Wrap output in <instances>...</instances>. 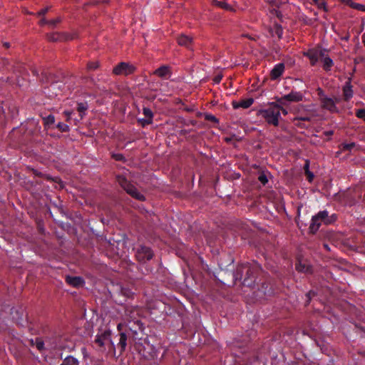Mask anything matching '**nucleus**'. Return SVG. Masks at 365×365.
<instances>
[{
	"label": "nucleus",
	"mask_w": 365,
	"mask_h": 365,
	"mask_svg": "<svg viewBox=\"0 0 365 365\" xmlns=\"http://www.w3.org/2000/svg\"><path fill=\"white\" fill-rule=\"evenodd\" d=\"M280 111H282V113L284 115H287V113H288L287 110L285 108H282V106H281V108H280Z\"/></svg>",
	"instance_id": "nucleus-48"
},
{
	"label": "nucleus",
	"mask_w": 365,
	"mask_h": 365,
	"mask_svg": "<svg viewBox=\"0 0 365 365\" xmlns=\"http://www.w3.org/2000/svg\"><path fill=\"white\" fill-rule=\"evenodd\" d=\"M120 292L123 295H124L128 298L133 297V296L134 294V293L133 292H131V290L129 288H127V287H122Z\"/></svg>",
	"instance_id": "nucleus-30"
},
{
	"label": "nucleus",
	"mask_w": 365,
	"mask_h": 365,
	"mask_svg": "<svg viewBox=\"0 0 365 365\" xmlns=\"http://www.w3.org/2000/svg\"><path fill=\"white\" fill-rule=\"evenodd\" d=\"M344 99L346 101H349L353 96L352 86L351 84V78L346 82L343 87Z\"/></svg>",
	"instance_id": "nucleus-14"
},
{
	"label": "nucleus",
	"mask_w": 365,
	"mask_h": 365,
	"mask_svg": "<svg viewBox=\"0 0 365 365\" xmlns=\"http://www.w3.org/2000/svg\"><path fill=\"white\" fill-rule=\"evenodd\" d=\"M63 113L66 115V117H67V118H68V110H65L63 111Z\"/></svg>",
	"instance_id": "nucleus-56"
},
{
	"label": "nucleus",
	"mask_w": 365,
	"mask_h": 365,
	"mask_svg": "<svg viewBox=\"0 0 365 365\" xmlns=\"http://www.w3.org/2000/svg\"><path fill=\"white\" fill-rule=\"evenodd\" d=\"M356 144L354 143H343L341 144L343 150H351L354 147H355Z\"/></svg>",
	"instance_id": "nucleus-35"
},
{
	"label": "nucleus",
	"mask_w": 365,
	"mask_h": 365,
	"mask_svg": "<svg viewBox=\"0 0 365 365\" xmlns=\"http://www.w3.org/2000/svg\"><path fill=\"white\" fill-rule=\"evenodd\" d=\"M295 269L300 272H312V267L306 260L304 259H298L295 264Z\"/></svg>",
	"instance_id": "nucleus-12"
},
{
	"label": "nucleus",
	"mask_w": 365,
	"mask_h": 365,
	"mask_svg": "<svg viewBox=\"0 0 365 365\" xmlns=\"http://www.w3.org/2000/svg\"><path fill=\"white\" fill-rule=\"evenodd\" d=\"M323 245H324V247L327 251H330V250H331V249H330L329 246L327 244L324 243Z\"/></svg>",
	"instance_id": "nucleus-53"
},
{
	"label": "nucleus",
	"mask_w": 365,
	"mask_h": 365,
	"mask_svg": "<svg viewBox=\"0 0 365 365\" xmlns=\"http://www.w3.org/2000/svg\"><path fill=\"white\" fill-rule=\"evenodd\" d=\"M253 103L254 99L252 98H249L246 99H242L239 101H232V105L235 109L240 108H248L253 104Z\"/></svg>",
	"instance_id": "nucleus-13"
},
{
	"label": "nucleus",
	"mask_w": 365,
	"mask_h": 365,
	"mask_svg": "<svg viewBox=\"0 0 365 365\" xmlns=\"http://www.w3.org/2000/svg\"><path fill=\"white\" fill-rule=\"evenodd\" d=\"M177 41L180 46L189 48L190 45L192 43V38L190 36L182 34L178 37Z\"/></svg>",
	"instance_id": "nucleus-16"
},
{
	"label": "nucleus",
	"mask_w": 365,
	"mask_h": 365,
	"mask_svg": "<svg viewBox=\"0 0 365 365\" xmlns=\"http://www.w3.org/2000/svg\"><path fill=\"white\" fill-rule=\"evenodd\" d=\"M11 315L14 321L21 326H24V318L26 317V315L24 314L22 307H13L11 309Z\"/></svg>",
	"instance_id": "nucleus-11"
},
{
	"label": "nucleus",
	"mask_w": 365,
	"mask_h": 365,
	"mask_svg": "<svg viewBox=\"0 0 365 365\" xmlns=\"http://www.w3.org/2000/svg\"><path fill=\"white\" fill-rule=\"evenodd\" d=\"M103 3H108V0H103Z\"/></svg>",
	"instance_id": "nucleus-61"
},
{
	"label": "nucleus",
	"mask_w": 365,
	"mask_h": 365,
	"mask_svg": "<svg viewBox=\"0 0 365 365\" xmlns=\"http://www.w3.org/2000/svg\"><path fill=\"white\" fill-rule=\"evenodd\" d=\"M51 76L48 75L46 72L41 73V81L43 83H48L50 81H51Z\"/></svg>",
	"instance_id": "nucleus-31"
},
{
	"label": "nucleus",
	"mask_w": 365,
	"mask_h": 365,
	"mask_svg": "<svg viewBox=\"0 0 365 365\" xmlns=\"http://www.w3.org/2000/svg\"><path fill=\"white\" fill-rule=\"evenodd\" d=\"M222 75H217L214 78L213 81L215 83H219L220 81L222 80Z\"/></svg>",
	"instance_id": "nucleus-43"
},
{
	"label": "nucleus",
	"mask_w": 365,
	"mask_h": 365,
	"mask_svg": "<svg viewBox=\"0 0 365 365\" xmlns=\"http://www.w3.org/2000/svg\"><path fill=\"white\" fill-rule=\"evenodd\" d=\"M314 295H315V292H314L309 291V292L307 294V297L308 298L307 302H309L311 300V298H312V297H314Z\"/></svg>",
	"instance_id": "nucleus-44"
},
{
	"label": "nucleus",
	"mask_w": 365,
	"mask_h": 365,
	"mask_svg": "<svg viewBox=\"0 0 365 365\" xmlns=\"http://www.w3.org/2000/svg\"><path fill=\"white\" fill-rule=\"evenodd\" d=\"M30 344L31 346H34L35 345V339H31L30 340Z\"/></svg>",
	"instance_id": "nucleus-55"
},
{
	"label": "nucleus",
	"mask_w": 365,
	"mask_h": 365,
	"mask_svg": "<svg viewBox=\"0 0 365 365\" xmlns=\"http://www.w3.org/2000/svg\"><path fill=\"white\" fill-rule=\"evenodd\" d=\"M118 346L120 347V353H123L127 346V335L123 332L120 334Z\"/></svg>",
	"instance_id": "nucleus-24"
},
{
	"label": "nucleus",
	"mask_w": 365,
	"mask_h": 365,
	"mask_svg": "<svg viewBox=\"0 0 365 365\" xmlns=\"http://www.w3.org/2000/svg\"><path fill=\"white\" fill-rule=\"evenodd\" d=\"M113 157L116 160H123L124 159V157L122 154H115L113 155Z\"/></svg>",
	"instance_id": "nucleus-42"
},
{
	"label": "nucleus",
	"mask_w": 365,
	"mask_h": 365,
	"mask_svg": "<svg viewBox=\"0 0 365 365\" xmlns=\"http://www.w3.org/2000/svg\"><path fill=\"white\" fill-rule=\"evenodd\" d=\"M85 282L81 277H70V286L76 288L83 287Z\"/></svg>",
	"instance_id": "nucleus-20"
},
{
	"label": "nucleus",
	"mask_w": 365,
	"mask_h": 365,
	"mask_svg": "<svg viewBox=\"0 0 365 365\" xmlns=\"http://www.w3.org/2000/svg\"><path fill=\"white\" fill-rule=\"evenodd\" d=\"M306 174L307 175V177H308V180L309 182H311L314 178V175L312 173H311L310 171L309 170H307L306 171Z\"/></svg>",
	"instance_id": "nucleus-45"
},
{
	"label": "nucleus",
	"mask_w": 365,
	"mask_h": 365,
	"mask_svg": "<svg viewBox=\"0 0 365 365\" xmlns=\"http://www.w3.org/2000/svg\"><path fill=\"white\" fill-rule=\"evenodd\" d=\"M54 121H55V118H54V116L52 115H49L47 117L43 118L44 124L46 126H50V125H53L54 123Z\"/></svg>",
	"instance_id": "nucleus-28"
},
{
	"label": "nucleus",
	"mask_w": 365,
	"mask_h": 365,
	"mask_svg": "<svg viewBox=\"0 0 365 365\" xmlns=\"http://www.w3.org/2000/svg\"><path fill=\"white\" fill-rule=\"evenodd\" d=\"M312 120V117L309 115L304 116H298L294 118V120H302V121H310Z\"/></svg>",
	"instance_id": "nucleus-39"
},
{
	"label": "nucleus",
	"mask_w": 365,
	"mask_h": 365,
	"mask_svg": "<svg viewBox=\"0 0 365 365\" xmlns=\"http://www.w3.org/2000/svg\"><path fill=\"white\" fill-rule=\"evenodd\" d=\"M49 7H46L40 10L38 13L36 14L37 16H44L49 10Z\"/></svg>",
	"instance_id": "nucleus-40"
},
{
	"label": "nucleus",
	"mask_w": 365,
	"mask_h": 365,
	"mask_svg": "<svg viewBox=\"0 0 365 365\" xmlns=\"http://www.w3.org/2000/svg\"><path fill=\"white\" fill-rule=\"evenodd\" d=\"M322 222H324L326 225L331 222V220L328 216V212L326 210L320 211L317 215L312 217V222L309 226V232L312 234L316 233Z\"/></svg>",
	"instance_id": "nucleus-4"
},
{
	"label": "nucleus",
	"mask_w": 365,
	"mask_h": 365,
	"mask_svg": "<svg viewBox=\"0 0 365 365\" xmlns=\"http://www.w3.org/2000/svg\"><path fill=\"white\" fill-rule=\"evenodd\" d=\"M34 174L36 176H42L43 175L37 170H34Z\"/></svg>",
	"instance_id": "nucleus-52"
},
{
	"label": "nucleus",
	"mask_w": 365,
	"mask_h": 365,
	"mask_svg": "<svg viewBox=\"0 0 365 365\" xmlns=\"http://www.w3.org/2000/svg\"><path fill=\"white\" fill-rule=\"evenodd\" d=\"M326 51L324 50V57H320L322 58V61L323 62V68L328 71H330L331 68L333 66L334 63L333 61L325 54Z\"/></svg>",
	"instance_id": "nucleus-22"
},
{
	"label": "nucleus",
	"mask_w": 365,
	"mask_h": 365,
	"mask_svg": "<svg viewBox=\"0 0 365 365\" xmlns=\"http://www.w3.org/2000/svg\"><path fill=\"white\" fill-rule=\"evenodd\" d=\"M258 180L263 185H265L268 182L267 177L264 173H261L258 177Z\"/></svg>",
	"instance_id": "nucleus-37"
},
{
	"label": "nucleus",
	"mask_w": 365,
	"mask_h": 365,
	"mask_svg": "<svg viewBox=\"0 0 365 365\" xmlns=\"http://www.w3.org/2000/svg\"><path fill=\"white\" fill-rule=\"evenodd\" d=\"M212 3L213 5L217 6V7H220L221 9H223L226 11H234L235 9L232 8V6H230V4H227L225 1H217V0H212Z\"/></svg>",
	"instance_id": "nucleus-21"
},
{
	"label": "nucleus",
	"mask_w": 365,
	"mask_h": 365,
	"mask_svg": "<svg viewBox=\"0 0 365 365\" xmlns=\"http://www.w3.org/2000/svg\"><path fill=\"white\" fill-rule=\"evenodd\" d=\"M273 291L269 284L263 282L256 291L254 292L257 300L265 299L267 297L272 295Z\"/></svg>",
	"instance_id": "nucleus-7"
},
{
	"label": "nucleus",
	"mask_w": 365,
	"mask_h": 365,
	"mask_svg": "<svg viewBox=\"0 0 365 365\" xmlns=\"http://www.w3.org/2000/svg\"><path fill=\"white\" fill-rule=\"evenodd\" d=\"M205 119L208 121L213 122L215 123H218V122H219V120L215 115H213L212 114H208V113L205 114Z\"/></svg>",
	"instance_id": "nucleus-33"
},
{
	"label": "nucleus",
	"mask_w": 365,
	"mask_h": 365,
	"mask_svg": "<svg viewBox=\"0 0 365 365\" xmlns=\"http://www.w3.org/2000/svg\"><path fill=\"white\" fill-rule=\"evenodd\" d=\"M308 168H309V164L308 163H306L305 166H304V168H305V170H308Z\"/></svg>",
	"instance_id": "nucleus-58"
},
{
	"label": "nucleus",
	"mask_w": 365,
	"mask_h": 365,
	"mask_svg": "<svg viewBox=\"0 0 365 365\" xmlns=\"http://www.w3.org/2000/svg\"><path fill=\"white\" fill-rule=\"evenodd\" d=\"M362 40H363V43L365 46V34L362 36Z\"/></svg>",
	"instance_id": "nucleus-57"
},
{
	"label": "nucleus",
	"mask_w": 365,
	"mask_h": 365,
	"mask_svg": "<svg viewBox=\"0 0 365 365\" xmlns=\"http://www.w3.org/2000/svg\"><path fill=\"white\" fill-rule=\"evenodd\" d=\"M284 70V65L283 63H279L276 65L271 71V78L277 79L279 77Z\"/></svg>",
	"instance_id": "nucleus-17"
},
{
	"label": "nucleus",
	"mask_w": 365,
	"mask_h": 365,
	"mask_svg": "<svg viewBox=\"0 0 365 365\" xmlns=\"http://www.w3.org/2000/svg\"><path fill=\"white\" fill-rule=\"evenodd\" d=\"M87 67L90 70H96L99 67V63L98 61L89 62Z\"/></svg>",
	"instance_id": "nucleus-36"
},
{
	"label": "nucleus",
	"mask_w": 365,
	"mask_h": 365,
	"mask_svg": "<svg viewBox=\"0 0 365 365\" xmlns=\"http://www.w3.org/2000/svg\"><path fill=\"white\" fill-rule=\"evenodd\" d=\"M154 256V253L150 247L140 245L135 251L136 259L140 263H145L150 260Z\"/></svg>",
	"instance_id": "nucleus-6"
},
{
	"label": "nucleus",
	"mask_w": 365,
	"mask_h": 365,
	"mask_svg": "<svg viewBox=\"0 0 365 365\" xmlns=\"http://www.w3.org/2000/svg\"><path fill=\"white\" fill-rule=\"evenodd\" d=\"M304 55L309 59L312 66H315L319 58L324 57V50L312 48L304 52Z\"/></svg>",
	"instance_id": "nucleus-9"
},
{
	"label": "nucleus",
	"mask_w": 365,
	"mask_h": 365,
	"mask_svg": "<svg viewBox=\"0 0 365 365\" xmlns=\"http://www.w3.org/2000/svg\"><path fill=\"white\" fill-rule=\"evenodd\" d=\"M135 71V67L128 63L121 62L115 66L113 69V73L115 75H124L128 76L133 73Z\"/></svg>",
	"instance_id": "nucleus-8"
},
{
	"label": "nucleus",
	"mask_w": 365,
	"mask_h": 365,
	"mask_svg": "<svg viewBox=\"0 0 365 365\" xmlns=\"http://www.w3.org/2000/svg\"><path fill=\"white\" fill-rule=\"evenodd\" d=\"M34 74L35 76H38V73H37V71H34Z\"/></svg>",
	"instance_id": "nucleus-60"
},
{
	"label": "nucleus",
	"mask_w": 365,
	"mask_h": 365,
	"mask_svg": "<svg viewBox=\"0 0 365 365\" xmlns=\"http://www.w3.org/2000/svg\"><path fill=\"white\" fill-rule=\"evenodd\" d=\"M349 4L353 9H357L359 11H365V5L353 2L351 0H349Z\"/></svg>",
	"instance_id": "nucleus-26"
},
{
	"label": "nucleus",
	"mask_w": 365,
	"mask_h": 365,
	"mask_svg": "<svg viewBox=\"0 0 365 365\" xmlns=\"http://www.w3.org/2000/svg\"><path fill=\"white\" fill-rule=\"evenodd\" d=\"M120 329H121V324H119L118 325V330H120Z\"/></svg>",
	"instance_id": "nucleus-59"
},
{
	"label": "nucleus",
	"mask_w": 365,
	"mask_h": 365,
	"mask_svg": "<svg viewBox=\"0 0 365 365\" xmlns=\"http://www.w3.org/2000/svg\"><path fill=\"white\" fill-rule=\"evenodd\" d=\"M98 365H103V364H98Z\"/></svg>",
	"instance_id": "nucleus-62"
},
{
	"label": "nucleus",
	"mask_w": 365,
	"mask_h": 365,
	"mask_svg": "<svg viewBox=\"0 0 365 365\" xmlns=\"http://www.w3.org/2000/svg\"><path fill=\"white\" fill-rule=\"evenodd\" d=\"M303 98V95L300 92L297 91H291L289 94L284 95L280 98L277 99V102L279 104H284V101H290V102H299L301 101Z\"/></svg>",
	"instance_id": "nucleus-10"
},
{
	"label": "nucleus",
	"mask_w": 365,
	"mask_h": 365,
	"mask_svg": "<svg viewBox=\"0 0 365 365\" xmlns=\"http://www.w3.org/2000/svg\"><path fill=\"white\" fill-rule=\"evenodd\" d=\"M46 38L48 41L51 42H57V41H66L68 38V36L66 34H61V33H52V34H48L46 35Z\"/></svg>",
	"instance_id": "nucleus-15"
},
{
	"label": "nucleus",
	"mask_w": 365,
	"mask_h": 365,
	"mask_svg": "<svg viewBox=\"0 0 365 365\" xmlns=\"http://www.w3.org/2000/svg\"><path fill=\"white\" fill-rule=\"evenodd\" d=\"M3 46H4L6 48H9L11 46L10 43H9V42H4V43H3Z\"/></svg>",
	"instance_id": "nucleus-51"
},
{
	"label": "nucleus",
	"mask_w": 365,
	"mask_h": 365,
	"mask_svg": "<svg viewBox=\"0 0 365 365\" xmlns=\"http://www.w3.org/2000/svg\"><path fill=\"white\" fill-rule=\"evenodd\" d=\"M78 361L73 356H70V365H78Z\"/></svg>",
	"instance_id": "nucleus-41"
},
{
	"label": "nucleus",
	"mask_w": 365,
	"mask_h": 365,
	"mask_svg": "<svg viewBox=\"0 0 365 365\" xmlns=\"http://www.w3.org/2000/svg\"><path fill=\"white\" fill-rule=\"evenodd\" d=\"M61 21V18H56V19H53V20H50V21H48V25L51 28L53 29V28H55V27H56V24H58V23H60Z\"/></svg>",
	"instance_id": "nucleus-34"
},
{
	"label": "nucleus",
	"mask_w": 365,
	"mask_h": 365,
	"mask_svg": "<svg viewBox=\"0 0 365 365\" xmlns=\"http://www.w3.org/2000/svg\"><path fill=\"white\" fill-rule=\"evenodd\" d=\"M143 113L145 116V118H150L153 120V113L152 110L148 108H143Z\"/></svg>",
	"instance_id": "nucleus-32"
},
{
	"label": "nucleus",
	"mask_w": 365,
	"mask_h": 365,
	"mask_svg": "<svg viewBox=\"0 0 365 365\" xmlns=\"http://www.w3.org/2000/svg\"><path fill=\"white\" fill-rule=\"evenodd\" d=\"M315 5L317 6V7L319 9H323L324 11H327V7L325 0H312Z\"/></svg>",
	"instance_id": "nucleus-25"
},
{
	"label": "nucleus",
	"mask_w": 365,
	"mask_h": 365,
	"mask_svg": "<svg viewBox=\"0 0 365 365\" xmlns=\"http://www.w3.org/2000/svg\"><path fill=\"white\" fill-rule=\"evenodd\" d=\"M333 133H334V132H333L332 130H329V131H325V132L324 133V134L325 135H327V136H329V135H333Z\"/></svg>",
	"instance_id": "nucleus-49"
},
{
	"label": "nucleus",
	"mask_w": 365,
	"mask_h": 365,
	"mask_svg": "<svg viewBox=\"0 0 365 365\" xmlns=\"http://www.w3.org/2000/svg\"><path fill=\"white\" fill-rule=\"evenodd\" d=\"M68 356H66L64 359V361H63L62 365H68Z\"/></svg>",
	"instance_id": "nucleus-50"
},
{
	"label": "nucleus",
	"mask_w": 365,
	"mask_h": 365,
	"mask_svg": "<svg viewBox=\"0 0 365 365\" xmlns=\"http://www.w3.org/2000/svg\"><path fill=\"white\" fill-rule=\"evenodd\" d=\"M138 122L141 126L145 127L148 125L152 124L153 120L148 118H145L138 119Z\"/></svg>",
	"instance_id": "nucleus-29"
},
{
	"label": "nucleus",
	"mask_w": 365,
	"mask_h": 365,
	"mask_svg": "<svg viewBox=\"0 0 365 365\" xmlns=\"http://www.w3.org/2000/svg\"><path fill=\"white\" fill-rule=\"evenodd\" d=\"M276 34L277 35V36L280 38L282 37V30L281 29L280 27L277 28V30H276Z\"/></svg>",
	"instance_id": "nucleus-47"
},
{
	"label": "nucleus",
	"mask_w": 365,
	"mask_h": 365,
	"mask_svg": "<svg viewBox=\"0 0 365 365\" xmlns=\"http://www.w3.org/2000/svg\"><path fill=\"white\" fill-rule=\"evenodd\" d=\"M118 182L120 185V187L130 196L133 197L140 200L144 201L145 200V196L141 194L137 188L132 185L130 182L127 180L125 177L118 176L117 178Z\"/></svg>",
	"instance_id": "nucleus-3"
},
{
	"label": "nucleus",
	"mask_w": 365,
	"mask_h": 365,
	"mask_svg": "<svg viewBox=\"0 0 365 365\" xmlns=\"http://www.w3.org/2000/svg\"><path fill=\"white\" fill-rule=\"evenodd\" d=\"M280 108L281 105L272 102L269 104V108L257 110V115L261 116L269 125L278 126L280 118Z\"/></svg>",
	"instance_id": "nucleus-2"
},
{
	"label": "nucleus",
	"mask_w": 365,
	"mask_h": 365,
	"mask_svg": "<svg viewBox=\"0 0 365 365\" xmlns=\"http://www.w3.org/2000/svg\"><path fill=\"white\" fill-rule=\"evenodd\" d=\"M35 346H36L37 349L40 351L43 350L44 349V343L43 341L41 338H36L35 339Z\"/></svg>",
	"instance_id": "nucleus-27"
},
{
	"label": "nucleus",
	"mask_w": 365,
	"mask_h": 365,
	"mask_svg": "<svg viewBox=\"0 0 365 365\" xmlns=\"http://www.w3.org/2000/svg\"><path fill=\"white\" fill-rule=\"evenodd\" d=\"M322 107L330 111H334L336 109L334 101L330 98H324L322 100Z\"/></svg>",
	"instance_id": "nucleus-18"
},
{
	"label": "nucleus",
	"mask_w": 365,
	"mask_h": 365,
	"mask_svg": "<svg viewBox=\"0 0 365 365\" xmlns=\"http://www.w3.org/2000/svg\"><path fill=\"white\" fill-rule=\"evenodd\" d=\"M48 21H47L45 18H43L39 21V25L41 26H43L46 24L48 25Z\"/></svg>",
	"instance_id": "nucleus-46"
},
{
	"label": "nucleus",
	"mask_w": 365,
	"mask_h": 365,
	"mask_svg": "<svg viewBox=\"0 0 365 365\" xmlns=\"http://www.w3.org/2000/svg\"><path fill=\"white\" fill-rule=\"evenodd\" d=\"M88 108V106L86 101L76 102V110L78 112L81 118L86 115V112Z\"/></svg>",
	"instance_id": "nucleus-19"
},
{
	"label": "nucleus",
	"mask_w": 365,
	"mask_h": 365,
	"mask_svg": "<svg viewBox=\"0 0 365 365\" xmlns=\"http://www.w3.org/2000/svg\"><path fill=\"white\" fill-rule=\"evenodd\" d=\"M110 336L111 331L110 330H106L96 336L94 344L96 345L98 351L102 352L105 351L106 343H108L110 345V348L115 350V345L111 340Z\"/></svg>",
	"instance_id": "nucleus-5"
},
{
	"label": "nucleus",
	"mask_w": 365,
	"mask_h": 365,
	"mask_svg": "<svg viewBox=\"0 0 365 365\" xmlns=\"http://www.w3.org/2000/svg\"><path fill=\"white\" fill-rule=\"evenodd\" d=\"M170 73V68L168 66H162L154 71L155 75L161 78L165 77Z\"/></svg>",
	"instance_id": "nucleus-23"
},
{
	"label": "nucleus",
	"mask_w": 365,
	"mask_h": 365,
	"mask_svg": "<svg viewBox=\"0 0 365 365\" xmlns=\"http://www.w3.org/2000/svg\"><path fill=\"white\" fill-rule=\"evenodd\" d=\"M356 115L359 118L365 120V109L357 110Z\"/></svg>",
	"instance_id": "nucleus-38"
},
{
	"label": "nucleus",
	"mask_w": 365,
	"mask_h": 365,
	"mask_svg": "<svg viewBox=\"0 0 365 365\" xmlns=\"http://www.w3.org/2000/svg\"><path fill=\"white\" fill-rule=\"evenodd\" d=\"M65 282L68 284V274H65L64 276Z\"/></svg>",
	"instance_id": "nucleus-54"
},
{
	"label": "nucleus",
	"mask_w": 365,
	"mask_h": 365,
	"mask_svg": "<svg viewBox=\"0 0 365 365\" xmlns=\"http://www.w3.org/2000/svg\"><path fill=\"white\" fill-rule=\"evenodd\" d=\"M261 270V267L257 263L252 264H239L234 274L235 281L242 280V284L247 287H253L255 284L256 275Z\"/></svg>",
	"instance_id": "nucleus-1"
}]
</instances>
